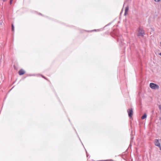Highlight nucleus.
I'll return each mask as SVG.
<instances>
[{
  "mask_svg": "<svg viewBox=\"0 0 161 161\" xmlns=\"http://www.w3.org/2000/svg\"><path fill=\"white\" fill-rule=\"evenodd\" d=\"M129 9V7L128 6L126 7L125 9V12L124 13V15H125L126 14V13L128 11Z\"/></svg>",
  "mask_w": 161,
  "mask_h": 161,
  "instance_id": "7",
  "label": "nucleus"
},
{
  "mask_svg": "<svg viewBox=\"0 0 161 161\" xmlns=\"http://www.w3.org/2000/svg\"><path fill=\"white\" fill-rule=\"evenodd\" d=\"M145 35V32L142 29L139 28L138 30V33L137 35L138 36L143 37L144 35Z\"/></svg>",
  "mask_w": 161,
  "mask_h": 161,
  "instance_id": "1",
  "label": "nucleus"
},
{
  "mask_svg": "<svg viewBox=\"0 0 161 161\" xmlns=\"http://www.w3.org/2000/svg\"><path fill=\"white\" fill-rule=\"evenodd\" d=\"M154 143L155 145L158 147L161 150V146L158 139H156L155 140Z\"/></svg>",
  "mask_w": 161,
  "mask_h": 161,
  "instance_id": "3",
  "label": "nucleus"
},
{
  "mask_svg": "<svg viewBox=\"0 0 161 161\" xmlns=\"http://www.w3.org/2000/svg\"><path fill=\"white\" fill-rule=\"evenodd\" d=\"M150 87L152 89L154 90H158L159 88V86L158 85L153 83H151L150 84Z\"/></svg>",
  "mask_w": 161,
  "mask_h": 161,
  "instance_id": "2",
  "label": "nucleus"
},
{
  "mask_svg": "<svg viewBox=\"0 0 161 161\" xmlns=\"http://www.w3.org/2000/svg\"><path fill=\"white\" fill-rule=\"evenodd\" d=\"M4 1H7V0H3Z\"/></svg>",
  "mask_w": 161,
  "mask_h": 161,
  "instance_id": "16",
  "label": "nucleus"
},
{
  "mask_svg": "<svg viewBox=\"0 0 161 161\" xmlns=\"http://www.w3.org/2000/svg\"><path fill=\"white\" fill-rule=\"evenodd\" d=\"M42 78H44L45 79H46V80H47V79H46V78H45V77L44 76H43V75H42Z\"/></svg>",
  "mask_w": 161,
  "mask_h": 161,
  "instance_id": "13",
  "label": "nucleus"
},
{
  "mask_svg": "<svg viewBox=\"0 0 161 161\" xmlns=\"http://www.w3.org/2000/svg\"><path fill=\"white\" fill-rule=\"evenodd\" d=\"M160 0H154V1L157 2H159Z\"/></svg>",
  "mask_w": 161,
  "mask_h": 161,
  "instance_id": "12",
  "label": "nucleus"
},
{
  "mask_svg": "<svg viewBox=\"0 0 161 161\" xmlns=\"http://www.w3.org/2000/svg\"><path fill=\"white\" fill-rule=\"evenodd\" d=\"M147 115L146 113L144 114V115L141 117V119H145L147 117Z\"/></svg>",
  "mask_w": 161,
  "mask_h": 161,
  "instance_id": "8",
  "label": "nucleus"
},
{
  "mask_svg": "<svg viewBox=\"0 0 161 161\" xmlns=\"http://www.w3.org/2000/svg\"><path fill=\"white\" fill-rule=\"evenodd\" d=\"M117 41L118 42H120L121 43H122L123 39L121 35H119L117 36Z\"/></svg>",
  "mask_w": 161,
  "mask_h": 161,
  "instance_id": "5",
  "label": "nucleus"
},
{
  "mask_svg": "<svg viewBox=\"0 0 161 161\" xmlns=\"http://www.w3.org/2000/svg\"><path fill=\"white\" fill-rule=\"evenodd\" d=\"M13 0H10V4H11L12 3V2L13 1Z\"/></svg>",
  "mask_w": 161,
  "mask_h": 161,
  "instance_id": "11",
  "label": "nucleus"
},
{
  "mask_svg": "<svg viewBox=\"0 0 161 161\" xmlns=\"http://www.w3.org/2000/svg\"><path fill=\"white\" fill-rule=\"evenodd\" d=\"M128 115L130 117H131L133 114V111L132 108L128 109L127 110Z\"/></svg>",
  "mask_w": 161,
  "mask_h": 161,
  "instance_id": "4",
  "label": "nucleus"
},
{
  "mask_svg": "<svg viewBox=\"0 0 161 161\" xmlns=\"http://www.w3.org/2000/svg\"><path fill=\"white\" fill-rule=\"evenodd\" d=\"M12 30L13 31H14V27L13 24H12Z\"/></svg>",
  "mask_w": 161,
  "mask_h": 161,
  "instance_id": "9",
  "label": "nucleus"
},
{
  "mask_svg": "<svg viewBox=\"0 0 161 161\" xmlns=\"http://www.w3.org/2000/svg\"><path fill=\"white\" fill-rule=\"evenodd\" d=\"M158 107H159V110L161 111V105H158Z\"/></svg>",
  "mask_w": 161,
  "mask_h": 161,
  "instance_id": "10",
  "label": "nucleus"
},
{
  "mask_svg": "<svg viewBox=\"0 0 161 161\" xmlns=\"http://www.w3.org/2000/svg\"><path fill=\"white\" fill-rule=\"evenodd\" d=\"M18 73L20 75H22L25 73V72L23 69H21L19 71Z\"/></svg>",
  "mask_w": 161,
  "mask_h": 161,
  "instance_id": "6",
  "label": "nucleus"
},
{
  "mask_svg": "<svg viewBox=\"0 0 161 161\" xmlns=\"http://www.w3.org/2000/svg\"><path fill=\"white\" fill-rule=\"evenodd\" d=\"M3 22L2 21H0V25H2Z\"/></svg>",
  "mask_w": 161,
  "mask_h": 161,
  "instance_id": "14",
  "label": "nucleus"
},
{
  "mask_svg": "<svg viewBox=\"0 0 161 161\" xmlns=\"http://www.w3.org/2000/svg\"><path fill=\"white\" fill-rule=\"evenodd\" d=\"M39 14L40 15H42V14H41V13H40Z\"/></svg>",
  "mask_w": 161,
  "mask_h": 161,
  "instance_id": "17",
  "label": "nucleus"
},
{
  "mask_svg": "<svg viewBox=\"0 0 161 161\" xmlns=\"http://www.w3.org/2000/svg\"><path fill=\"white\" fill-rule=\"evenodd\" d=\"M159 55L161 56V52L159 53Z\"/></svg>",
  "mask_w": 161,
  "mask_h": 161,
  "instance_id": "15",
  "label": "nucleus"
}]
</instances>
